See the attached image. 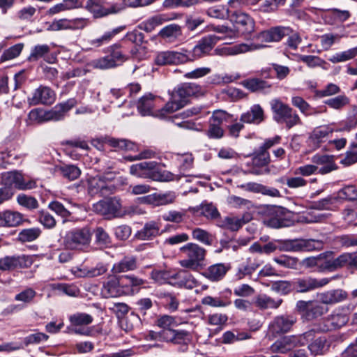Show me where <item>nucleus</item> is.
Returning <instances> with one entry per match:
<instances>
[{
	"label": "nucleus",
	"instance_id": "f257e3e1",
	"mask_svg": "<svg viewBox=\"0 0 357 357\" xmlns=\"http://www.w3.org/2000/svg\"><path fill=\"white\" fill-rule=\"evenodd\" d=\"M130 173L137 177L150 178L160 182L180 179V176L178 175H174L168 171L161 170L158 166V163L154 161H145L132 165L130 168Z\"/></svg>",
	"mask_w": 357,
	"mask_h": 357
},
{
	"label": "nucleus",
	"instance_id": "f03ea898",
	"mask_svg": "<svg viewBox=\"0 0 357 357\" xmlns=\"http://www.w3.org/2000/svg\"><path fill=\"white\" fill-rule=\"evenodd\" d=\"M229 20L233 24L235 30L227 26H217L215 30L225 36V38H234L238 34L247 35L255 30V22L248 14L241 11H235L230 14Z\"/></svg>",
	"mask_w": 357,
	"mask_h": 357
},
{
	"label": "nucleus",
	"instance_id": "7ed1b4c3",
	"mask_svg": "<svg viewBox=\"0 0 357 357\" xmlns=\"http://www.w3.org/2000/svg\"><path fill=\"white\" fill-rule=\"evenodd\" d=\"M75 104L76 101L74 99H70L65 102L56 105L54 108L48 111L38 108L33 109L30 111L28 116L31 121L36 123L60 121Z\"/></svg>",
	"mask_w": 357,
	"mask_h": 357
},
{
	"label": "nucleus",
	"instance_id": "20e7f679",
	"mask_svg": "<svg viewBox=\"0 0 357 357\" xmlns=\"http://www.w3.org/2000/svg\"><path fill=\"white\" fill-rule=\"evenodd\" d=\"M199 91V86L194 83L181 84L174 91L171 100L167 102L162 111L173 113L183 107L188 102V98Z\"/></svg>",
	"mask_w": 357,
	"mask_h": 357
},
{
	"label": "nucleus",
	"instance_id": "39448f33",
	"mask_svg": "<svg viewBox=\"0 0 357 357\" xmlns=\"http://www.w3.org/2000/svg\"><path fill=\"white\" fill-rule=\"evenodd\" d=\"M180 251L185 258L179 261L181 267L197 271L202 266L205 259L206 250L198 244L189 243L180 248Z\"/></svg>",
	"mask_w": 357,
	"mask_h": 357
},
{
	"label": "nucleus",
	"instance_id": "423d86ee",
	"mask_svg": "<svg viewBox=\"0 0 357 357\" xmlns=\"http://www.w3.org/2000/svg\"><path fill=\"white\" fill-rule=\"evenodd\" d=\"M109 54L103 57L93 60L91 66L97 69L106 70L121 66L128 59L122 50L119 43H115L108 47Z\"/></svg>",
	"mask_w": 357,
	"mask_h": 357
},
{
	"label": "nucleus",
	"instance_id": "0eeeda50",
	"mask_svg": "<svg viewBox=\"0 0 357 357\" xmlns=\"http://www.w3.org/2000/svg\"><path fill=\"white\" fill-rule=\"evenodd\" d=\"M271 107L274 114V119L278 123H284L287 128L301 125L302 121L296 111L279 99L271 102Z\"/></svg>",
	"mask_w": 357,
	"mask_h": 357
},
{
	"label": "nucleus",
	"instance_id": "6e6552de",
	"mask_svg": "<svg viewBox=\"0 0 357 357\" xmlns=\"http://www.w3.org/2000/svg\"><path fill=\"white\" fill-rule=\"evenodd\" d=\"M91 233L88 227L75 229L67 232L64 237L66 249L76 251H86L90 245Z\"/></svg>",
	"mask_w": 357,
	"mask_h": 357
},
{
	"label": "nucleus",
	"instance_id": "1a4fd4ad",
	"mask_svg": "<svg viewBox=\"0 0 357 357\" xmlns=\"http://www.w3.org/2000/svg\"><path fill=\"white\" fill-rule=\"evenodd\" d=\"M357 124V116H352L345 126L339 129H334L332 125H324L315 128L310 135V141L313 145L318 147L319 145L325 142V139L331 135L334 131H349L354 128Z\"/></svg>",
	"mask_w": 357,
	"mask_h": 357
},
{
	"label": "nucleus",
	"instance_id": "9d476101",
	"mask_svg": "<svg viewBox=\"0 0 357 357\" xmlns=\"http://www.w3.org/2000/svg\"><path fill=\"white\" fill-rule=\"evenodd\" d=\"M85 8L95 18L104 17L111 14L118 13L123 8L117 4H112L108 6L106 0H87Z\"/></svg>",
	"mask_w": 357,
	"mask_h": 357
},
{
	"label": "nucleus",
	"instance_id": "9b49d317",
	"mask_svg": "<svg viewBox=\"0 0 357 357\" xmlns=\"http://www.w3.org/2000/svg\"><path fill=\"white\" fill-rule=\"evenodd\" d=\"M112 178L95 176L88 179V192L93 196L99 195L106 197L113 193L114 186L110 183Z\"/></svg>",
	"mask_w": 357,
	"mask_h": 357
},
{
	"label": "nucleus",
	"instance_id": "f8f14e48",
	"mask_svg": "<svg viewBox=\"0 0 357 357\" xmlns=\"http://www.w3.org/2000/svg\"><path fill=\"white\" fill-rule=\"evenodd\" d=\"M192 61L187 50L181 52L164 51L158 52L155 58V63L159 66L178 65Z\"/></svg>",
	"mask_w": 357,
	"mask_h": 357
},
{
	"label": "nucleus",
	"instance_id": "ddd939ff",
	"mask_svg": "<svg viewBox=\"0 0 357 357\" xmlns=\"http://www.w3.org/2000/svg\"><path fill=\"white\" fill-rule=\"evenodd\" d=\"M32 264V258L27 255L6 256L0 259V271H11L17 268H26Z\"/></svg>",
	"mask_w": 357,
	"mask_h": 357
},
{
	"label": "nucleus",
	"instance_id": "4468645a",
	"mask_svg": "<svg viewBox=\"0 0 357 357\" xmlns=\"http://www.w3.org/2000/svg\"><path fill=\"white\" fill-rule=\"evenodd\" d=\"M266 46L261 44H256L254 43H240L234 45L225 46L218 47L215 50V53L217 55L222 56H236L241 54H245L248 52H252L257 50H260Z\"/></svg>",
	"mask_w": 357,
	"mask_h": 357
},
{
	"label": "nucleus",
	"instance_id": "2eb2a0df",
	"mask_svg": "<svg viewBox=\"0 0 357 357\" xmlns=\"http://www.w3.org/2000/svg\"><path fill=\"white\" fill-rule=\"evenodd\" d=\"M121 277L109 275L102 283L101 295L106 298L123 296Z\"/></svg>",
	"mask_w": 357,
	"mask_h": 357
},
{
	"label": "nucleus",
	"instance_id": "dca6fc26",
	"mask_svg": "<svg viewBox=\"0 0 357 357\" xmlns=\"http://www.w3.org/2000/svg\"><path fill=\"white\" fill-rule=\"evenodd\" d=\"M322 246V241L319 240H290L285 241L280 250L293 252L310 251L314 249H321Z\"/></svg>",
	"mask_w": 357,
	"mask_h": 357
},
{
	"label": "nucleus",
	"instance_id": "f3484780",
	"mask_svg": "<svg viewBox=\"0 0 357 357\" xmlns=\"http://www.w3.org/2000/svg\"><path fill=\"white\" fill-rule=\"evenodd\" d=\"M3 181L5 186L19 190H29L36 187V182L32 180L26 181L22 175L18 172H10L3 176Z\"/></svg>",
	"mask_w": 357,
	"mask_h": 357
},
{
	"label": "nucleus",
	"instance_id": "a211bd4d",
	"mask_svg": "<svg viewBox=\"0 0 357 357\" xmlns=\"http://www.w3.org/2000/svg\"><path fill=\"white\" fill-rule=\"evenodd\" d=\"M329 278L317 279L312 277H303L294 280L295 289L300 293H305L321 288L329 283Z\"/></svg>",
	"mask_w": 357,
	"mask_h": 357
},
{
	"label": "nucleus",
	"instance_id": "6ab92c4d",
	"mask_svg": "<svg viewBox=\"0 0 357 357\" xmlns=\"http://www.w3.org/2000/svg\"><path fill=\"white\" fill-rule=\"evenodd\" d=\"M263 261L255 255L243 258L236 270V277L243 279L245 276L251 275L262 264Z\"/></svg>",
	"mask_w": 357,
	"mask_h": 357
},
{
	"label": "nucleus",
	"instance_id": "aec40b11",
	"mask_svg": "<svg viewBox=\"0 0 357 357\" xmlns=\"http://www.w3.org/2000/svg\"><path fill=\"white\" fill-rule=\"evenodd\" d=\"M120 208L121 203L115 197L100 200L93 205V211L103 215L115 216Z\"/></svg>",
	"mask_w": 357,
	"mask_h": 357
},
{
	"label": "nucleus",
	"instance_id": "412c9836",
	"mask_svg": "<svg viewBox=\"0 0 357 357\" xmlns=\"http://www.w3.org/2000/svg\"><path fill=\"white\" fill-rule=\"evenodd\" d=\"M54 93L47 86H40L33 93L31 97L28 98L30 105L39 104L49 105L54 101Z\"/></svg>",
	"mask_w": 357,
	"mask_h": 357
},
{
	"label": "nucleus",
	"instance_id": "4be33fe9",
	"mask_svg": "<svg viewBox=\"0 0 357 357\" xmlns=\"http://www.w3.org/2000/svg\"><path fill=\"white\" fill-rule=\"evenodd\" d=\"M154 96L149 93L144 95L139 100L137 109L142 116L153 115L158 117H164L167 114L170 113L165 111L162 112V109L154 112Z\"/></svg>",
	"mask_w": 357,
	"mask_h": 357
},
{
	"label": "nucleus",
	"instance_id": "5701e85b",
	"mask_svg": "<svg viewBox=\"0 0 357 357\" xmlns=\"http://www.w3.org/2000/svg\"><path fill=\"white\" fill-rule=\"evenodd\" d=\"M123 296L134 295L144 285L145 280L135 275L121 276Z\"/></svg>",
	"mask_w": 357,
	"mask_h": 357
},
{
	"label": "nucleus",
	"instance_id": "b1692460",
	"mask_svg": "<svg viewBox=\"0 0 357 357\" xmlns=\"http://www.w3.org/2000/svg\"><path fill=\"white\" fill-rule=\"evenodd\" d=\"M296 321V318L292 316H278L270 324L269 330L275 335L286 333L291 330Z\"/></svg>",
	"mask_w": 357,
	"mask_h": 357
},
{
	"label": "nucleus",
	"instance_id": "393cba45",
	"mask_svg": "<svg viewBox=\"0 0 357 357\" xmlns=\"http://www.w3.org/2000/svg\"><path fill=\"white\" fill-rule=\"evenodd\" d=\"M291 32L292 29L288 26H278L260 32L258 38L266 43L279 42Z\"/></svg>",
	"mask_w": 357,
	"mask_h": 357
},
{
	"label": "nucleus",
	"instance_id": "a878e982",
	"mask_svg": "<svg viewBox=\"0 0 357 357\" xmlns=\"http://www.w3.org/2000/svg\"><path fill=\"white\" fill-rule=\"evenodd\" d=\"M348 321L347 315L342 313H333L318 325L317 331L326 332L344 326Z\"/></svg>",
	"mask_w": 357,
	"mask_h": 357
},
{
	"label": "nucleus",
	"instance_id": "bb28decb",
	"mask_svg": "<svg viewBox=\"0 0 357 357\" xmlns=\"http://www.w3.org/2000/svg\"><path fill=\"white\" fill-rule=\"evenodd\" d=\"M225 38V35L219 36L213 34L203 38L193 48L194 55L197 57H202L207 54L220 40Z\"/></svg>",
	"mask_w": 357,
	"mask_h": 357
},
{
	"label": "nucleus",
	"instance_id": "cd10ccee",
	"mask_svg": "<svg viewBox=\"0 0 357 357\" xmlns=\"http://www.w3.org/2000/svg\"><path fill=\"white\" fill-rule=\"evenodd\" d=\"M271 217L266 222L267 225L273 228H280L287 226V214L288 211L281 206L273 207L270 211Z\"/></svg>",
	"mask_w": 357,
	"mask_h": 357
},
{
	"label": "nucleus",
	"instance_id": "c85d7f7f",
	"mask_svg": "<svg viewBox=\"0 0 357 357\" xmlns=\"http://www.w3.org/2000/svg\"><path fill=\"white\" fill-rule=\"evenodd\" d=\"M175 195L173 193H153L139 199L140 203L152 204L153 206H162L172 204L174 202Z\"/></svg>",
	"mask_w": 357,
	"mask_h": 357
},
{
	"label": "nucleus",
	"instance_id": "c756f323",
	"mask_svg": "<svg viewBox=\"0 0 357 357\" xmlns=\"http://www.w3.org/2000/svg\"><path fill=\"white\" fill-rule=\"evenodd\" d=\"M264 119L263 108L259 104H255L248 111L241 114L240 120L245 123L259 124L264 121Z\"/></svg>",
	"mask_w": 357,
	"mask_h": 357
},
{
	"label": "nucleus",
	"instance_id": "7c9ffc66",
	"mask_svg": "<svg viewBox=\"0 0 357 357\" xmlns=\"http://www.w3.org/2000/svg\"><path fill=\"white\" fill-rule=\"evenodd\" d=\"M312 161L317 165H322L317 170L321 174L330 173L337 169L333 155L316 154L312 158Z\"/></svg>",
	"mask_w": 357,
	"mask_h": 357
},
{
	"label": "nucleus",
	"instance_id": "2f4dec72",
	"mask_svg": "<svg viewBox=\"0 0 357 357\" xmlns=\"http://www.w3.org/2000/svg\"><path fill=\"white\" fill-rule=\"evenodd\" d=\"M351 253H344L333 260L326 261L321 266V270L333 271L346 265L351 267Z\"/></svg>",
	"mask_w": 357,
	"mask_h": 357
},
{
	"label": "nucleus",
	"instance_id": "473e14b6",
	"mask_svg": "<svg viewBox=\"0 0 357 357\" xmlns=\"http://www.w3.org/2000/svg\"><path fill=\"white\" fill-rule=\"evenodd\" d=\"M158 36L168 42H174L182 36L181 26L177 24H170L163 27Z\"/></svg>",
	"mask_w": 357,
	"mask_h": 357
},
{
	"label": "nucleus",
	"instance_id": "72a5a7b5",
	"mask_svg": "<svg viewBox=\"0 0 357 357\" xmlns=\"http://www.w3.org/2000/svg\"><path fill=\"white\" fill-rule=\"evenodd\" d=\"M319 297L324 304H335L344 301L347 298V294L342 289H334L321 293Z\"/></svg>",
	"mask_w": 357,
	"mask_h": 357
},
{
	"label": "nucleus",
	"instance_id": "f704fd0d",
	"mask_svg": "<svg viewBox=\"0 0 357 357\" xmlns=\"http://www.w3.org/2000/svg\"><path fill=\"white\" fill-rule=\"evenodd\" d=\"M294 337L284 336L276 340L271 347L270 350L273 353L286 354L295 347Z\"/></svg>",
	"mask_w": 357,
	"mask_h": 357
},
{
	"label": "nucleus",
	"instance_id": "c9c22d12",
	"mask_svg": "<svg viewBox=\"0 0 357 357\" xmlns=\"http://www.w3.org/2000/svg\"><path fill=\"white\" fill-rule=\"evenodd\" d=\"M137 267V259L135 257H125L121 261L113 265L112 271L114 274H117L134 271Z\"/></svg>",
	"mask_w": 357,
	"mask_h": 357
},
{
	"label": "nucleus",
	"instance_id": "e433bc0d",
	"mask_svg": "<svg viewBox=\"0 0 357 357\" xmlns=\"http://www.w3.org/2000/svg\"><path fill=\"white\" fill-rule=\"evenodd\" d=\"M171 19L172 18L169 17L165 14L156 15L142 22L139 25V27L140 29L150 33L153 31L156 26L162 24Z\"/></svg>",
	"mask_w": 357,
	"mask_h": 357
},
{
	"label": "nucleus",
	"instance_id": "4c0bfd02",
	"mask_svg": "<svg viewBox=\"0 0 357 357\" xmlns=\"http://www.w3.org/2000/svg\"><path fill=\"white\" fill-rule=\"evenodd\" d=\"M229 269V266L224 264H216L210 266L205 271L204 275L212 281H218L223 278Z\"/></svg>",
	"mask_w": 357,
	"mask_h": 357
},
{
	"label": "nucleus",
	"instance_id": "58836bf2",
	"mask_svg": "<svg viewBox=\"0 0 357 357\" xmlns=\"http://www.w3.org/2000/svg\"><path fill=\"white\" fill-rule=\"evenodd\" d=\"M159 231V225L154 221H151L144 225V227L136 234V236L142 241L150 240L157 236Z\"/></svg>",
	"mask_w": 357,
	"mask_h": 357
},
{
	"label": "nucleus",
	"instance_id": "ea45409f",
	"mask_svg": "<svg viewBox=\"0 0 357 357\" xmlns=\"http://www.w3.org/2000/svg\"><path fill=\"white\" fill-rule=\"evenodd\" d=\"M282 299H274L266 294H261L256 297L255 305L260 310L277 309L282 304Z\"/></svg>",
	"mask_w": 357,
	"mask_h": 357
},
{
	"label": "nucleus",
	"instance_id": "a19ab883",
	"mask_svg": "<svg viewBox=\"0 0 357 357\" xmlns=\"http://www.w3.org/2000/svg\"><path fill=\"white\" fill-rule=\"evenodd\" d=\"M174 323V319L168 315H164L160 317L157 321L158 326L163 328L162 336L163 339L167 341H172L176 336V331L167 329Z\"/></svg>",
	"mask_w": 357,
	"mask_h": 357
},
{
	"label": "nucleus",
	"instance_id": "79ce46f5",
	"mask_svg": "<svg viewBox=\"0 0 357 357\" xmlns=\"http://www.w3.org/2000/svg\"><path fill=\"white\" fill-rule=\"evenodd\" d=\"M22 220V217L17 212L6 211L0 213L1 227H16L21 223Z\"/></svg>",
	"mask_w": 357,
	"mask_h": 357
},
{
	"label": "nucleus",
	"instance_id": "37998d69",
	"mask_svg": "<svg viewBox=\"0 0 357 357\" xmlns=\"http://www.w3.org/2000/svg\"><path fill=\"white\" fill-rule=\"evenodd\" d=\"M246 221L244 218L236 216H227L220 220L218 225L220 227L225 228L231 231L238 230Z\"/></svg>",
	"mask_w": 357,
	"mask_h": 357
},
{
	"label": "nucleus",
	"instance_id": "c03bdc74",
	"mask_svg": "<svg viewBox=\"0 0 357 357\" xmlns=\"http://www.w3.org/2000/svg\"><path fill=\"white\" fill-rule=\"evenodd\" d=\"M174 280H179V284L187 289H193L198 285V281L188 272L181 270L174 273Z\"/></svg>",
	"mask_w": 357,
	"mask_h": 357
},
{
	"label": "nucleus",
	"instance_id": "a18cd8bd",
	"mask_svg": "<svg viewBox=\"0 0 357 357\" xmlns=\"http://www.w3.org/2000/svg\"><path fill=\"white\" fill-rule=\"evenodd\" d=\"M51 50L50 45L47 44L36 45L31 49L28 60L29 61H36L43 58L45 61H49V60L46 59V56L49 54Z\"/></svg>",
	"mask_w": 357,
	"mask_h": 357
},
{
	"label": "nucleus",
	"instance_id": "49530a36",
	"mask_svg": "<svg viewBox=\"0 0 357 357\" xmlns=\"http://www.w3.org/2000/svg\"><path fill=\"white\" fill-rule=\"evenodd\" d=\"M330 344L326 337L321 336L315 339L308 345V349L314 355L324 354L329 348Z\"/></svg>",
	"mask_w": 357,
	"mask_h": 357
},
{
	"label": "nucleus",
	"instance_id": "de8ad7c7",
	"mask_svg": "<svg viewBox=\"0 0 357 357\" xmlns=\"http://www.w3.org/2000/svg\"><path fill=\"white\" fill-rule=\"evenodd\" d=\"M242 85L251 92H258L270 88L267 82L257 79H248L242 82Z\"/></svg>",
	"mask_w": 357,
	"mask_h": 357
},
{
	"label": "nucleus",
	"instance_id": "09e8293b",
	"mask_svg": "<svg viewBox=\"0 0 357 357\" xmlns=\"http://www.w3.org/2000/svg\"><path fill=\"white\" fill-rule=\"evenodd\" d=\"M202 303L213 307H225L231 304V301L226 297L207 296L202 299Z\"/></svg>",
	"mask_w": 357,
	"mask_h": 357
},
{
	"label": "nucleus",
	"instance_id": "8fccbe9b",
	"mask_svg": "<svg viewBox=\"0 0 357 357\" xmlns=\"http://www.w3.org/2000/svg\"><path fill=\"white\" fill-rule=\"evenodd\" d=\"M298 61L305 63L309 68L321 67L326 69V62L321 58L314 55H298Z\"/></svg>",
	"mask_w": 357,
	"mask_h": 357
},
{
	"label": "nucleus",
	"instance_id": "3c124183",
	"mask_svg": "<svg viewBox=\"0 0 357 357\" xmlns=\"http://www.w3.org/2000/svg\"><path fill=\"white\" fill-rule=\"evenodd\" d=\"M271 289L274 291L279 293L280 294H283V295L288 294L291 291L295 289L294 280V281L280 280V281L275 282L272 284Z\"/></svg>",
	"mask_w": 357,
	"mask_h": 357
},
{
	"label": "nucleus",
	"instance_id": "603ef678",
	"mask_svg": "<svg viewBox=\"0 0 357 357\" xmlns=\"http://www.w3.org/2000/svg\"><path fill=\"white\" fill-rule=\"evenodd\" d=\"M69 320L73 326H83L91 324L93 319L89 314L77 312L70 316Z\"/></svg>",
	"mask_w": 357,
	"mask_h": 357
},
{
	"label": "nucleus",
	"instance_id": "864d4df0",
	"mask_svg": "<svg viewBox=\"0 0 357 357\" xmlns=\"http://www.w3.org/2000/svg\"><path fill=\"white\" fill-rule=\"evenodd\" d=\"M318 325L314 326L313 328L308 331L301 334L299 335H292L294 337V346H301L307 344L310 341L312 340L315 337V333L317 331Z\"/></svg>",
	"mask_w": 357,
	"mask_h": 357
},
{
	"label": "nucleus",
	"instance_id": "5fc2aeb1",
	"mask_svg": "<svg viewBox=\"0 0 357 357\" xmlns=\"http://www.w3.org/2000/svg\"><path fill=\"white\" fill-rule=\"evenodd\" d=\"M357 55V47L349 49L347 51L335 54L329 58V61L333 63L344 62L352 59Z\"/></svg>",
	"mask_w": 357,
	"mask_h": 357
},
{
	"label": "nucleus",
	"instance_id": "6e6d98bb",
	"mask_svg": "<svg viewBox=\"0 0 357 357\" xmlns=\"http://www.w3.org/2000/svg\"><path fill=\"white\" fill-rule=\"evenodd\" d=\"M207 15L211 17L217 19H229L230 16L229 8L224 6H215L208 8Z\"/></svg>",
	"mask_w": 357,
	"mask_h": 357
},
{
	"label": "nucleus",
	"instance_id": "4d7b16f0",
	"mask_svg": "<svg viewBox=\"0 0 357 357\" xmlns=\"http://www.w3.org/2000/svg\"><path fill=\"white\" fill-rule=\"evenodd\" d=\"M192 238L200 243L211 245L213 243V236L206 230L201 228H195L192 231Z\"/></svg>",
	"mask_w": 357,
	"mask_h": 357
},
{
	"label": "nucleus",
	"instance_id": "13d9d810",
	"mask_svg": "<svg viewBox=\"0 0 357 357\" xmlns=\"http://www.w3.org/2000/svg\"><path fill=\"white\" fill-rule=\"evenodd\" d=\"M41 231L39 228H29L20 232L18 238L21 242H31L39 237Z\"/></svg>",
	"mask_w": 357,
	"mask_h": 357
},
{
	"label": "nucleus",
	"instance_id": "bf43d9fd",
	"mask_svg": "<svg viewBox=\"0 0 357 357\" xmlns=\"http://www.w3.org/2000/svg\"><path fill=\"white\" fill-rule=\"evenodd\" d=\"M151 276L153 280L159 283L170 282L171 280H174V274L165 269L153 270Z\"/></svg>",
	"mask_w": 357,
	"mask_h": 357
},
{
	"label": "nucleus",
	"instance_id": "052dcab7",
	"mask_svg": "<svg viewBox=\"0 0 357 357\" xmlns=\"http://www.w3.org/2000/svg\"><path fill=\"white\" fill-rule=\"evenodd\" d=\"M270 162V156L268 151L260 148L256 152V155L253 158L252 163L254 166L267 167V165Z\"/></svg>",
	"mask_w": 357,
	"mask_h": 357
},
{
	"label": "nucleus",
	"instance_id": "680f3d73",
	"mask_svg": "<svg viewBox=\"0 0 357 357\" xmlns=\"http://www.w3.org/2000/svg\"><path fill=\"white\" fill-rule=\"evenodd\" d=\"M326 310L323 305L311 301V305L307 312L305 313V317L307 319H312L324 314Z\"/></svg>",
	"mask_w": 357,
	"mask_h": 357
},
{
	"label": "nucleus",
	"instance_id": "e2e57ef3",
	"mask_svg": "<svg viewBox=\"0 0 357 357\" xmlns=\"http://www.w3.org/2000/svg\"><path fill=\"white\" fill-rule=\"evenodd\" d=\"M62 176L70 181L77 179L80 174V169L75 165H65L59 168Z\"/></svg>",
	"mask_w": 357,
	"mask_h": 357
},
{
	"label": "nucleus",
	"instance_id": "0e129e2a",
	"mask_svg": "<svg viewBox=\"0 0 357 357\" xmlns=\"http://www.w3.org/2000/svg\"><path fill=\"white\" fill-rule=\"evenodd\" d=\"M106 142L112 147L117 148L121 150H133L135 144L126 139H118L115 138H109Z\"/></svg>",
	"mask_w": 357,
	"mask_h": 357
},
{
	"label": "nucleus",
	"instance_id": "69168bd1",
	"mask_svg": "<svg viewBox=\"0 0 357 357\" xmlns=\"http://www.w3.org/2000/svg\"><path fill=\"white\" fill-rule=\"evenodd\" d=\"M349 99L345 95H340L337 97L327 100L325 103L330 107L335 109H340L344 106L348 105Z\"/></svg>",
	"mask_w": 357,
	"mask_h": 357
},
{
	"label": "nucleus",
	"instance_id": "338daca9",
	"mask_svg": "<svg viewBox=\"0 0 357 357\" xmlns=\"http://www.w3.org/2000/svg\"><path fill=\"white\" fill-rule=\"evenodd\" d=\"M36 296V292L32 288H26L15 296L16 301H21L25 304L31 303Z\"/></svg>",
	"mask_w": 357,
	"mask_h": 357
},
{
	"label": "nucleus",
	"instance_id": "774afa93",
	"mask_svg": "<svg viewBox=\"0 0 357 357\" xmlns=\"http://www.w3.org/2000/svg\"><path fill=\"white\" fill-rule=\"evenodd\" d=\"M17 200L20 205L31 210L37 208L38 206V201L34 197L27 196L24 194L19 195Z\"/></svg>",
	"mask_w": 357,
	"mask_h": 357
}]
</instances>
